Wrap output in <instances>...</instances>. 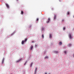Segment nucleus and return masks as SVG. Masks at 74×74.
<instances>
[{
    "label": "nucleus",
    "mask_w": 74,
    "mask_h": 74,
    "mask_svg": "<svg viewBox=\"0 0 74 74\" xmlns=\"http://www.w3.org/2000/svg\"><path fill=\"white\" fill-rule=\"evenodd\" d=\"M5 5L6 7H7V8H9V5H8V4L7 3H6V4H5Z\"/></svg>",
    "instance_id": "f257e3e1"
},
{
    "label": "nucleus",
    "mask_w": 74,
    "mask_h": 74,
    "mask_svg": "<svg viewBox=\"0 0 74 74\" xmlns=\"http://www.w3.org/2000/svg\"><path fill=\"white\" fill-rule=\"evenodd\" d=\"M69 38H70V39H71V38H72L71 37V34H69Z\"/></svg>",
    "instance_id": "f03ea898"
},
{
    "label": "nucleus",
    "mask_w": 74,
    "mask_h": 74,
    "mask_svg": "<svg viewBox=\"0 0 74 74\" xmlns=\"http://www.w3.org/2000/svg\"><path fill=\"white\" fill-rule=\"evenodd\" d=\"M47 23H48L50 21V18H49L47 20Z\"/></svg>",
    "instance_id": "7ed1b4c3"
},
{
    "label": "nucleus",
    "mask_w": 74,
    "mask_h": 74,
    "mask_svg": "<svg viewBox=\"0 0 74 74\" xmlns=\"http://www.w3.org/2000/svg\"><path fill=\"white\" fill-rule=\"evenodd\" d=\"M21 60H22V58L16 61V63H19V62H20V61H21Z\"/></svg>",
    "instance_id": "20e7f679"
},
{
    "label": "nucleus",
    "mask_w": 74,
    "mask_h": 74,
    "mask_svg": "<svg viewBox=\"0 0 74 74\" xmlns=\"http://www.w3.org/2000/svg\"><path fill=\"white\" fill-rule=\"evenodd\" d=\"M25 42V41L24 40H23L21 42V44L22 45H23V44H24V43Z\"/></svg>",
    "instance_id": "39448f33"
},
{
    "label": "nucleus",
    "mask_w": 74,
    "mask_h": 74,
    "mask_svg": "<svg viewBox=\"0 0 74 74\" xmlns=\"http://www.w3.org/2000/svg\"><path fill=\"white\" fill-rule=\"evenodd\" d=\"M59 44L60 45H61L62 44V43L61 42H60L59 43Z\"/></svg>",
    "instance_id": "423d86ee"
},
{
    "label": "nucleus",
    "mask_w": 74,
    "mask_h": 74,
    "mask_svg": "<svg viewBox=\"0 0 74 74\" xmlns=\"http://www.w3.org/2000/svg\"><path fill=\"white\" fill-rule=\"evenodd\" d=\"M72 45L71 44V43H69L68 44V46L69 47H70Z\"/></svg>",
    "instance_id": "0eeeda50"
},
{
    "label": "nucleus",
    "mask_w": 74,
    "mask_h": 74,
    "mask_svg": "<svg viewBox=\"0 0 74 74\" xmlns=\"http://www.w3.org/2000/svg\"><path fill=\"white\" fill-rule=\"evenodd\" d=\"M37 70V68L36 67L35 71V73H36V72Z\"/></svg>",
    "instance_id": "6e6552de"
},
{
    "label": "nucleus",
    "mask_w": 74,
    "mask_h": 74,
    "mask_svg": "<svg viewBox=\"0 0 74 74\" xmlns=\"http://www.w3.org/2000/svg\"><path fill=\"white\" fill-rule=\"evenodd\" d=\"M49 38H52V35H51V34H49Z\"/></svg>",
    "instance_id": "1a4fd4ad"
},
{
    "label": "nucleus",
    "mask_w": 74,
    "mask_h": 74,
    "mask_svg": "<svg viewBox=\"0 0 74 74\" xmlns=\"http://www.w3.org/2000/svg\"><path fill=\"white\" fill-rule=\"evenodd\" d=\"M21 15H23V11H21Z\"/></svg>",
    "instance_id": "9d476101"
},
{
    "label": "nucleus",
    "mask_w": 74,
    "mask_h": 74,
    "mask_svg": "<svg viewBox=\"0 0 74 74\" xmlns=\"http://www.w3.org/2000/svg\"><path fill=\"white\" fill-rule=\"evenodd\" d=\"M56 15H54V19H56Z\"/></svg>",
    "instance_id": "9b49d317"
},
{
    "label": "nucleus",
    "mask_w": 74,
    "mask_h": 74,
    "mask_svg": "<svg viewBox=\"0 0 74 74\" xmlns=\"http://www.w3.org/2000/svg\"><path fill=\"white\" fill-rule=\"evenodd\" d=\"M48 56H45V59H48Z\"/></svg>",
    "instance_id": "f8f14e48"
},
{
    "label": "nucleus",
    "mask_w": 74,
    "mask_h": 74,
    "mask_svg": "<svg viewBox=\"0 0 74 74\" xmlns=\"http://www.w3.org/2000/svg\"><path fill=\"white\" fill-rule=\"evenodd\" d=\"M3 62H4V58H3V59L2 60V64H3V63H4Z\"/></svg>",
    "instance_id": "ddd939ff"
},
{
    "label": "nucleus",
    "mask_w": 74,
    "mask_h": 74,
    "mask_svg": "<svg viewBox=\"0 0 74 74\" xmlns=\"http://www.w3.org/2000/svg\"><path fill=\"white\" fill-rule=\"evenodd\" d=\"M33 47L32 46H31V51H32V49H33Z\"/></svg>",
    "instance_id": "4468645a"
},
{
    "label": "nucleus",
    "mask_w": 74,
    "mask_h": 74,
    "mask_svg": "<svg viewBox=\"0 0 74 74\" xmlns=\"http://www.w3.org/2000/svg\"><path fill=\"white\" fill-rule=\"evenodd\" d=\"M54 52H55V53H58V51H55Z\"/></svg>",
    "instance_id": "2eb2a0df"
},
{
    "label": "nucleus",
    "mask_w": 74,
    "mask_h": 74,
    "mask_svg": "<svg viewBox=\"0 0 74 74\" xmlns=\"http://www.w3.org/2000/svg\"><path fill=\"white\" fill-rule=\"evenodd\" d=\"M33 64V62H31V67H32V65Z\"/></svg>",
    "instance_id": "dca6fc26"
},
{
    "label": "nucleus",
    "mask_w": 74,
    "mask_h": 74,
    "mask_svg": "<svg viewBox=\"0 0 74 74\" xmlns=\"http://www.w3.org/2000/svg\"><path fill=\"white\" fill-rule=\"evenodd\" d=\"M27 39L25 38V40H24V41H27Z\"/></svg>",
    "instance_id": "f3484780"
},
{
    "label": "nucleus",
    "mask_w": 74,
    "mask_h": 74,
    "mask_svg": "<svg viewBox=\"0 0 74 74\" xmlns=\"http://www.w3.org/2000/svg\"><path fill=\"white\" fill-rule=\"evenodd\" d=\"M42 30H44V28L43 27L42 28Z\"/></svg>",
    "instance_id": "a211bd4d"
},
{
    "label": "nucleus",
    "mask_w": 74,
    "mask_h": 74,
    "mask_svg": "<svg viewBox=\"0 0 74 74\" xmlns=\"http://www.w3.org/2000/svg\"><path fill=\"white\" fill-rule=\"evenodd\" d=\"M42 38H44V35L43 34L42 35Z\"/></svg>",
    "instance_id": "6ab92c4d"
},
{
    "label": "nucleus",
    "mask_w": 74,
    "mask_h": 74,
    "mask_svg": "<svg viewBox=\"0 0 74 74\" xmlns=\"http://www.w3.org/2000/svg\"><path fill=\"white\" fill-rule=\"evenodd\" d=\"M70 13H69V12H68L67 13V14H68V15H69V14Z\"/></svg>",
    "instance_id": "aec40b11"
},
{
    "label": "nucleus",
    "mask_w": 74,
    "mask_h": 74,
    "mask_svg": "<svg viewBox=\"0 0 74 74\" xmlns=\"http://www.w3.org/2000/svg\"><path fill=\"white\" fill-rule=\"evenodd\" d=\"M38 20H39L38 18H37V19H36V21H38Z\"/></svg>",
    "instance_id": "412c9836"
},
{
    "label": "nucleus",
    "mask_w": 74,
    "mask_h": 74,
    "mask_svg": "<svg viewBox=\"0 0 74 74\" xmlns=\"http://www.w3.org/2000/svg\"><path fill=\"white\" fill-rule=\"evenodd\" d=\"M27 62V61H26L25 63L24 64V65H25L26 64V62Z\"/></svg>",
    "instance_id": "4be33fe9"
},
{
    "label": "nucleus",
    "mask_w": 74,
    "mask_h": 74,
    "mask_svg": "<svg viewBox=\"0 0 74 74\" xmlns=\"http://www.w3.org/2000/svg\"><path fill=\"white\" fill-rule=\"evenodd\" d=\"M64 20L63 19L62 20V22H64Z\"/></svg>",
    "instance_id": "5701e85b"
},
{
    "label": "nucleus",
    "mask_w": 74,
    "mask_h": 74,
    "mask_svg": "<svg viewBox=\"0 0 74 74\" xmlns=\"http://www.w3.org/2000/svg\"><path fill=\"white\" fill-rule=\"evenodd\" d=\"M63 29L64 30H65V27H64L63 28Z\"/></svg>",
    "instance_id": "b1692460"
},
{
    "label": "nucleus",
    "mask_w": 74,
    "mask_h": 74,
    "mask_svg": "<svg viewBox=\"0 0 74 74\" xmlns=\"http://www.w3.org/2000/svg\"><path fill=\"white\" fill-rule=\"evenodd\" d=\"M66 51H65L64 52V53H66Z\"/></svg>",
    "instance_id": "393cba45"
},
{
    "label": "nucleus",
    "mask_w": 74,
    "mask_h": 74,
    "mask_svg": "<svg viewBox=\"0 0 74 74\" xmlns=\"http://www.w3.org/2000/svg\"><path fill=\"white\" fill-rule=\"evenodd\" d=\"M53 8H52V10H53Z\"/></svg>",
    "instance_id": "a878e982"
},
{
    "label": "nucleus",
    "mask_w": 74,
    "mask_h": 74,
    "mask_svg": "<svg viewBox=\"0 0 74 74\" xmlns=\"http://www.w3.org/2000/svg\"><path fill=\"white\" fill-rule=\"evenodd\" d=\"M45 74H47V73H45Z\"/></svg>",
    "instance_id": "bb28decb"
},
{
    "label": "nucleus",
    "mask_w": 74,
    "mask_h": 74,
    "mask_svg": "<svg viewBox=\"0 0 74 74\" xmlns=\"http://www.w3.org/2000/svg\"><path fill=\"white\" fill-rule=\"evenodd\" d=\"M35 46H36V47H37V45H35Z\"/></svg>",
    "instance_id": "cd10ccee"
}]
</instances>
